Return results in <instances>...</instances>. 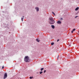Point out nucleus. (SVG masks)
I'll list each match as a JSON object with an SVG mask.
<instances>
[{
  "label": "nucleus",
  "instance_id": "15",
  "mask_svg": "<svg viewBox=\"0 0 79 79\" xmlns=\"http://www.w3.org/2000/svg\"><path fill=\"white\" fill-rule=\"evenodd\" d=\"M75 30H76V29H74L73 30V31H75Z\"/></svg>",
  "mask_w": 79,
  "mask_h": 79
},
{
  "label": "nucleus",
  "instance_id": "12",
  "mask_svg": "<svg viewBox=\"0 0 79 79\" xmlns=\"http://www.w3.org/2000/svg\"><path fill=\"white\" fill-rule=\"evenodd\" d=\"M44 68H41V69H40V70H41V71H43V70L44 69Z\"/></svg>",
  "mask_w": 79,
  "mask_h": 79
},
{
  "label": "nucleus",
  "instance_id": "11",
  "mask_svg": "<svg viewBox=\"0 0 79 79\" xmlns=\"http://www.w3.org/2000/svg\"><path fill=\"white\" fill-rule=\"evenodd\" d=\"M51 44L52 45H54V43H52Z\"/></svg>",
  "mask_w": 79,
  "mask_h": 79
},
{
  "label": "nucleus",
  "instance_id": "6",
  "mask_svg": "<svg viewBox=\"0 0 79 79\" xmlns=\"http://www.w3.org/2000/svg\"><path fill=\"white\" fill-rule=\"evenodd\" d=\"M79 8V7H77V8H76L75 9V11H77Z\"/></svg>",
  "mask_w": 79,
  "mask_h": 79
},
{
  "label": "nucleus",
  "instance_id": "10",
  "mask_svg": "<svg viewBox=\"0 0 79 79\" xmlns=\"http://www.w3.org/2000/svg\"><path fill=\"white\" fill-rule=\"evenodd\" d=\"M52 14H53V15H54L55 16V13H54L53 12H52Z\"/></svg>",
  "mask_w": 79,
  "mask_h": 79
},
{
  "label": "nucleus",
  "instance_id": "23",
  "mask_svg": "<svg viewBox=\"0 0 79 79\" xmlns=\"http://www.w3.org/2000/svg\"><path fill=\"white\" fill-rule=\"evenodd\" d=\"M76 17H78V16H76Z\"/></svg>",
  "mask_w": 79,
  "mask_h": 79
},
{
  "label": "nucleus",
  "instance_id": "13",
  "mask_svg": "<svg viewBox=\"0 0 79 79\" xmlns=\"http://www.w3.org/2000/svg\"><path fill=\"white\" fill-rule=\"evenodd\" d=\"M33 77H30V78L31 79H32V78H33Z\"/></svg>",
  "mask_w": 79,
  "mask_h": 79
},
{
  "label": "nucleus",
  "instance_id": "1",
  "mask_svg": "<svg viewBox=\"0 0 79 79\" xmlns=\"http://www.w3.org/2000/svg\"><path fill=\"white\" fill-rule=\"evenodd\" d=\"M49 19L50 21L49 22L50 24H53L55 23L53 18L50 17L49 18Z\"/></svg>",
  "mask_w": 79,
  "mask_h": 79
},
{
  "label": "nucleus",
  "instance_id": "17",
  "mask_svg": "<svg viewBox=\"0 0 79 79\" xmlns=\"http://www.w3.org/2000/svg\"><path fill=\"white\" fill-rule=\"evenodd\" d=\"M73 31H71V33H73Z\"/></svg>",
  "mask_w": 79,
  "mask_h": 79
},
{
  "label": "nucleus",
  "instance_id": "9",
  "mask_svg": "<svg viewBox=\"0 0 79 79\" xmlns=\"http://www.w3.org/2000/svg\"><path fill=\"white\" fill-rule=\"evenodd\" d=\"M36 40L38 42H40V41H39V40H38V39H36Z\"/></svg>",
  "mask_w": 79,
  "mask_h": 79
},
{
  "label": "nucleus",
  "instance_id": "4",
  "mask_svg": "<svg viewBox=\"0 0 79 79\" xmlns=\"http://www.w3.org/2000/svg\"><path fill=\"white\" fill-rule=\"evenodd\" d=\"M35 9L36 10V11H39V8L38 7H35Z\"/></svg>",
  "mask_w": 79,
  "mask_h": 79
},
{
  "label": "nucleus",
  "instance_id": "7",
  "mask_svg": "<svg viewBox=\"0 0 79 79\" xmlns=\"http://www.w3.org/2000/svg\"><path fill=\"white\" fill-rule=\"evenodd\" d=\"M24 16H23L21 19V20H22V21H23V19H24Z\"/></svg>",
  "mask_w": 79,
  "mask_h": 79
},
{
  "label": "nucleus",
  "instance_id": "2",
  "mask_svg": "<svg viewBox=\"0 0 79 79\" xmlns=\"http://www.w3.org/2000/svg\"><path fill=\"white\" fill-rule=\"evenodd\" d=\"M24 61L25 62H29L31 61V60L29 59V57L28 56H26L24 58Z\"/></svg>",
  "mask_w": 79,
  "mask_h": 79
},
{
  "label": "nucleus",
  "instance_id": "5",
  "mask_svg": "<svg viewBox=\"0 0 79 79\" xmlns=\"http://www.w3.org/2000/svg\"><path fill=\"white\" fill-rule=\"evenodd\" d=\"M58 24H61V22L60 21H58L57 22Z\"/></svg>",
  "mask_w": 79,
  "mask_h": 79
},
{
  "label": "nucleus",
  "instance_id": "25",
  "mask_svg": "<svg viewBox=\"0 0 79 79\" xmlns=\"http://www.w3.org/2000/svg\"><path fill=\"white\" fill-rule=\"evenodd\" d=\"M69 46H70V45H69Z\"/></svg>",
  "mask_w": 79,
  "mask_h": 79
},
{
  "label": "nucleus",
  "instance_id": "24",
  "mask_svg": "<svg viewBox=\"0 0 79 79\" xmlns=\"http://www.w3.org/2000/svg\"><path fill=\"white\" fill-rule=\"evenodd\" d=\"M75 18H76V17H75Z\"/></svg>",
  "mask_w": 79,
  "mask_h": 79
},
{
  "label": "nucleus",
  "instance_id": "14",
  "mask_svg": "<svg viewBox=\"0 0 79 79\" xmlns=\"http://www.w3.org/2000/svg\"><path fill=\"white\" fill-rule=\"evenodd\" d=\"M43 73V72H40V74H41L42 73Z\"/></svg>",
  "mask_w": 79,
  "mask_h": 79
},
{
  "label": "nucleus",
  "instance_id": "18",
  "mask_svg": "<svg viewBox=\"0 0 79 79\" xmlns=\"http://www.w3.org/2000/svg\"><path fill=\"white\" fill-rule=\"evenodd\" d=\"M60 19H61V20H63V18H61Z\"/></svg>",
  "mask_w": 79,
  "mask_h": 79
},
{
  "label": "nucleus",
  "instance_id": "21",
  "mask_svg": "<svg viewBox=\"0 0 79 79\" xmlns=\"http://www.w3.org/2000/svg\"><path fill=\"white\" fill-rule=\"evenodd\" d=\"M60 40H57V42H58V41H59Z\"/></svg>",
  "mask_w": 79,
  "mask_h": 79
},
{
  "label": "nucleus",
  "instance_id": "16",
  "mask_svg": "<svg viewBox=\"0 0 79 79\" xmlns=\"http://www.w3.org/2000/svg\"><path fill=\"white\" fill-rule=\"evenodd\" d=\"M46 72V70H44V73H45Z\"/></svg>",
  "mask_w": 79,
  "mask_h": 79
},
{
  "label": "nucleus",
  "instance_id": "20",
  "mask_svg": "<svg viewBox=\"0 0 79 79\" xmlns=\"http://www.w3.org/2000/svg\"><path fill=\"white\" fill-rule=\"evenodd\" d=\"M78 35H79V31H78Z\"/></svg>",
  "mask_w": 79,
  "mask_h": 79
},
{
  "label": "nucleus",
  "instance_id": "8",
  "mask_svg": "<svg viewBox=\"0 0 79 79\" xmlns=\"http://www.w3.org/2000/svg\"><path fill=\"white\" fill-rule=\"evenodd\" d=\"M51 27L52 29H55V26L54 25H51Z\"/></svg>",
  "mask_w": 79,
  "mask_h": 79
},
{
  "label": "nucleus",
  "instance_id": "22",
  "mask_svg": "<svg viewBox=\"0 0 79 79\" xmlns=\"http://www.w3.org/2000/svg\"><path fill=\"white\" fill-rule=\"evenodd\" d=\"M59 58V55H58V57H57V58Z\"/></svg>",
  "mask_w": 79,
  "mask_h": 79
},
{
  "label": "nucleus",
  "instance_id": "3",
  "mask_svg": "<svg viewBox=\"0 0 79 79\" xmlns=\"http://www.w3.org/2000/svg\"><path fill=\"white\" fill-rule=\"evenodd\" d=\"M7 73H5L4 74L3 79H6V77H7Z\"/></svg>",
  "mask_w": 79,
  "mask_h": 79
},
{
  "label": "nucleus",
  "instance_id": "19",
  "mask_svg": "<svg viewBox=\"0 0 79 79\" xmlns=\"http://www.w3.org/2000/svg\"><path fill=\"white\" fill-rule=\"evenodd\" d=\"M4 68V67L3 66L2 67V69H3Z\"/></svg>",
  "mask_w": 79,
  "mask_h": 79
}]
</instances>
